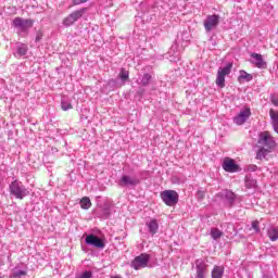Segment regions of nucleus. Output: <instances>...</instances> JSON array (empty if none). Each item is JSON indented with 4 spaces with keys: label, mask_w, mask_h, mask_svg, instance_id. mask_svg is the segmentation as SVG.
Listing matches in <instances>:
<instances>
[{
    "label": "nucleus",
    "mask_w": 278,
    "mask_h": 278,
    "mask_svg": "<svg viewBox=\"0 0 278 278\" xmlns=\"http://www.w3.org/2000/svg\"><path fill=\"white\" fill-rule=\"evenodd\" d=\"M9 192L14 199L23 201L25 197H29V189L23 184V181L15 179L9 185Z\"/></svg>",
    "instance_id": "nucleus-1"
},
{
    "label": "nucleus",
    "mask_w": 278,
    "mask_h": 278,
    "mask_svg": "<svg viewBox=\"0 0 278 278\" xmlns=\"http://www.w3.org/2000/svg\"><path fill=\"white\" fill-rule=\"evenodd\" d=\"M163 203L168 207H175L179 203V193L175 190H164L160 194Z\"/></svg>",
    "instance_id": "nucleus-2"
},
{
    "label": "nucleus",
    "mask_w": 278,
    "mask_h": 278,
    "mask_svg": "<svg viewBox=\"0 0 278 278\" xmlns=\"http://www.w3.org/2000/svg\"><path fill=\"white\" fill-rule=\"evenodd\" d=\"M257 144L265 149L273 150L277 147V141H275V137L270 135L268 131H263L258 135Z\"/></svg>",
    "instance_id": "nucleus-3"
},
{
    "label": "nucleus",
    "mask_w": 278,
    "mask_h": 278,
    "mask_svg": "<svg viewBox=\"0 0 278 278\" xmlns=\"http://www.w3.org/2000/svg\"><path fill=\"white\" fill-rule=\"evenodd\" d=\"M86 12H88V8H81L72 12L63 20V25L65 27H71V25H75V23H77V21H79V18H81L84 14H86Z\"/></svg>",
    "instance_id": "nucleus-4"
},
{
    "label": "nucleus",
    "mask_w": 278,
    "mask_h": 278,
    "mask_svg": "<svg viewBox=\"0 0 278 278\" xmlns=\"http://www.w3.org/2000/svg\"><path fill=\"white\" fill-rule=\"evenodd\" d=\"M12 25L15 29H18L23 34L27 33L28 29L34 27V20H25L23 17H15L12 22Z\"/></svg>",
    "instance_id": "nucleus-5"
},
{
    "label": "nucleus",
    "mask_w": 278,
    "mask_h": 278,
    "mask_svg": "<svg viewBox=\"0 0 278 278\" xmlns=\"http://www.w3.org/2000/svg\"><path fill=\"white\" fill-rule=\"evenodd\" d=\"M150 260H151V256L149 254L142 253L139 256H136L131 261L130 266L134 268V270H140L149 266Z\"/></svg>",
    "instance_id": "nucleus-6"
},
{
    "label": "nucleus",
    "mask_w": 278,
    "mask_h": 278,
    "mask_svg": "<svg viewBox=\"0 0 278 278\" xmlns=\"http://www.w3.org/2000/svg\"><path fill=\"white\" fill-rule=\"evenodd\" d=\"M203 25L206 34H210V31H214V29H216V27L220 25V15H207L203 22Z\"/></svg>",
    "instance_id": "nucleus-7"
},
{
    "label": "nucleus",
    "mask_w": 278,
    "mask_h": 278,
    "mask_svg": "<svg viewBox=\"0 0 278 278\" xmlns=\"http://www.w3.org/2000/svg\"><path fill=\"white\" fill-rule=\"evenodd\" d=\"M231 68H233V64L228 63L225 67H219L217 71V77L215 80L216 86L218 88H225V76L231 73Z\"/></svg>",
    "instance_id": "nucleus-8"
},
{
    "label": "nucleus",
    "mask_w": 278,
    "mask_h": 278,
    "mask_svg": "<svg viewBox=\"0 0 278 278\" xmlns=\"http://www.w3.org/2000/svg\"><path fill=\"white\" fill-rule=\"evenodd\" d=\"M121 188H136L140 186V178L138 176L123 175L118 181Z\"/></svg>",
    "instance_id": "nucleus-9"
},
{
    "label": "nucleus",
    "mask_w": 278,
    "mask_h": 278,
    "mask_svg": "<svg viewBox=\"0 0 278 278\" xmlns=\"http://www.w3.org/2000/svg\"><path fill=\"white\" fill-rule=\"evenodd\" d=\"M194 268H195V278H205L210 273L207 270V268H210V265H207V263L203 258L195 260Z\"/></svg>",
    "instance_id": "nucleus-10"
},
{
    "label": "nucleus",
    "mask_w": 278,
    "mask_h": 278,
    "mask_svg": "<svg viewBox=\"0 0 278 278\" xmlns=\"http://www.w3.org/2000/svg\"><path fill=\"white\" fill-rule=\"evenodd\" d=\"M86 244L89 247H94L96 249H105V242L103 239L90 233L85 239Z\"/></svg>",
    "instance_id": "nucleus-11"
},
{
    "label": "nucleus",
    "mask_w": 278,
    "mask_h": 278,
    "mask_svg": "<svg viewBox=\"0 0 278 278\" xmlns=\"http://www.w3.org/2000/svg\"><path fill=\"white\" fill-rule=\"evenodd\" d=\"M251 117V109H242L237 116L233 117L235 125H244L247 121Z\"/></svg>",
    "instance_id": "nucleus-12"
},
{
    "label": "nucleus",
    "mask_w": 278,
    "mask_h": 278,
    "mask_svg": "<svg viewBox=\"0 0 278 278\" xmlns=\"http://www.w3.org/2000/svg\"><path fill=\"white\" fill-rule=\"evenodd\" d=\"M151 81H153V72H147V70H143V74L139 75L137 79L138 86H142L143 88L150 86Z\"/></svg>",
    "instance_id": "nucleus-13"
},
{
    "label": "nucleus",
    "mask_w": 278,
    "mask_h": 278,
    "mask_svg": "<svg viewBox=\"0 0 278 278\" xmlns=\"http://www.w3.org/2000/svg\"><path fill=\"white\" fill-rule=\"evenodd\" d=\"M218 197L225 201L228 207H232L233 203H236V193H233L231 190H224L218 194Z\"/></svg>",
    "instance_id": "nucleus-14"
},
{
    "label": "nucleus",
    "mask_w": 278,
    "mask_h": 278,
    "mask_svg": "<svg viewBox=\"0 0 278 278\" xmlns=\"http://www.w3.org/2000/svg\"><path fill=\"white\" fill-rule=\"evenodd\" d=\"M223 168L226 173H238L239 166L236 164V161L231 159H225L223 162Z\"/></svg>",
    "instance_id": "nucleus-15"
},
{
    "label": "nucleus",
    "mask_w": 278,
    "mask_h": 278,
    "mask_svg": "<svg viewBox=\"0 0 278 278\" xmlns=\"http://www.w3.org/2000/svg\"><path fill=\"white\" fill-rule=\"evenodd\" d=\"M251 64H254L256 68H266V63L264 62V58L260 53L253 52L251 54Z\"/></svg>",
    "instance_id": "nucleus-16"
},
{
    "label": "nucleus",
    "mask_w": 278,
    "mask_h": 278,
    "mask_svg": "<svg viewBox=\"0 0 278 278\" xmlns=\"http://www.w3.org/2000/svg\"><path fill=\"white\" fill-rule=\"evenodd\" d=\"M146 227H148V231L151 236H155L160 229V225L156 219H150L146 223Z\"/></svg>",
    "instance_id": "nucleus-17"
},
{
    "label": "nucleus",
    "mask_w": 278,
    "mask_h": 278,
    "mask_svg": "<svg viewBox=\"0 0 278 278\" xmlns=\"http://www.w3.org/2000/svg\"><path fill=\"white\" fill-rule=\"evenodd\" d=\"M111 215H112V206L110 204H104V206L100 210V213H99L100 218H103L105 220Z\"/></svg>",
    "instance_id": "nucleus-18"
},
{
    "label": "nucleus",
    "mask_w": 278,
    "mask_h": 278,
    "mask_svg": "<svg viewBox=\"0 0 278 278\" xmlns=\"http://www.w3.org/2000/svg\"><path fill=\"white\" fill-rule=\"evenodd\" d=\"M223 275H225V267L215 265L211 273V277L212 278H223Z\"/></svg>",
    "instance_id": "nucleus-19"
},
{
    "label": "nucleus",
    "mask_w": 278,
    "mask_h": 278,
    "mask_svg": "<svg viewBox=\"0 0 278 278\" xmlns=\"http://www.w3.org/2000/svg\"><path fill=\"white\" fill-rule=\"evenodd\" d=\"M25 277H27V271L18 268L13 269L9 276V278H25Z\"/></svg>",
    "instance_id": "nucleus-20"
},
{
    "label": "nucleus",
    "mask_w": 278,
    "mask_h": 278,
    "mask_svg": "<svg viewBox=\"0 0 278 278\" xmlns=\"http://www.w3.org/2000/svg\"><path fill=\"white\" fill-rule=\"evenodd\" d=\"M270 153V149L261 147L256 152V160H264Z\"/></svg>",
    "instance_id": "nucleus-21"
},
{
    "label": "nucleus",
    "mask_w": 278,
    "mask_h": 278,
    "mask_svg": "<svg viewBox=\"0 0 278 278\" xmlns=\"http://www.w3.org/2000/svg\"><path fill=\"white\" fill-rule=\"evenodd\" d=\"M268 238L271 240V242H275L278 240V227H271L268 229Z\"/></svg>",
    "instance_id": "nucleus-22"
},
{
    "label": "nucleus",
    "mask_w": 278,
    "mask_h": 278,
    "mask_svg": "<svg viewBox=\"0 0 278 278\" xmlns=\"http://www.w3.org/2000/svg\"><path fill=\"white\" fill-rule=\"evenodd\" d=\"M238 80L239 81H253V75L247 73L245 71H240Z\"/></svg>",
    "instance_id": "nucleus-23"
},
{
    "label": "nucleus",
    "mask_w": 278,
    "mask_h": 278,
    "mask_svg": "<svg viewBox=\"0 0 278 278\" xmlns=\"http://www.w3.org/2000/svg\"><path fill=\"white\" fill-rule=\"evenodd\" d=\"M16 55L18 58H23V55H27V45L21 43L17 46Z\"/></svg>",
    "instance_id": "nucleus-24"
},
{
    "label": "nucleus",
    "mask_w": 278,
    "mask_h": 278,
    "mask_svg": "<svg viewBox=\"0 0 278 278\" xmlns=\"http://www.w3.org/2000/svg\"><path fill=\"white\" fill-rule=\"evenodd\" d=\"M61 108L64 112H68V110H73V104L71 103V101H68V99L63 98L61 100Z\"/></svg>",
    "instance_id": "nucleus-25"
},
{
    "label": "nucleus",
    "mask_w": 278,
    "mask_h": 278,
    "mask_svg": "<svg viewBox=\"0 0 278 278\" xmlns=\"http://www.w3.org/2000/svg\"><path fill=\"white\" fill-rule=\"evenodd\" d=\"M91 206H92V202L90 201V198L85 197L80 200V207L83 210H90Z\"/></svg>",
    "instance_id": "nucleus-26"
},
{
    "label": "nucleus",
    "mask_w": 278,
    "mask_h": 278,
    "mask_svg": "<svg viewBox=\"0 0 278 278\" xmlns=\"http://www.w3.org/2000/svg\"><path fill=\"white\" fill-rule=\"evenodd\" d=\"M257 186V180L251 178V176H245V188L252 189Z\"/></svg>",
    "instance_id": "nucleus-27"
},
{
    "label": "nucleus",
    "mask_w": 278,
    "mask_h": 278,
    "mask_svg": "<svg viewBox=\"0 0 278 278\" xmlns=\"http://www.w3.org/2000/svg\"><path fill=\"white\" fill-rule=\"evenodd\" d=\"M211 237L213 238V240H218L223 237V231H220L218 228H212Z\"/></svg>",
    "instance_id": "nucleus-28"
},
{
    "label": "nucleus",
    "mask_w": 278,
    "mask_h": 278,
    "mask_svg": "<svg viewBox=\"0 0 278 278\" xmlns=\"http://www.w3.org/2000/svg\"><path fill=\"white\" fill-rule=\"evenodd\" d=\"M118 76L122 81H127L129 79V71L122 68Z\"/></svg>",
    "instance_id": "nucleus-29"
},
{
    "label": "nucleus",
    "mask_w": 278,
    "mask_h": 278,
    "mask_svg": "<svg viewBox=\"0 0 278 278\" xmlns=\"http://www.w3.org/2000/svg\"><path fill=\"white\" fill-rule=\"evenodd\" d=\"M269 116L271 118V125H275L278 123V111L269 110Z\"/></svg>",
    "instance_id": "nucleus-30"
},
{
    "label": "nucleus",
    "mask_w": 278,
    "mask_h": 278,
    "mask_svg": "<svg viewBox=\"0 0 278 278\" xmlns=\"http://www.w3.org/2000/svg\"><path fill=\"white\" fill-rule=\"evenodd\" d=\"M197 199H198V201H203V199H205V191H203V190H198V192H197Z\"/></svg>",
    "instance_id": "nucleus-31"
},
{
    "label": "nucleus",
    "mask_w": 278,
    "mask_h": 278,
    "mask_svg": "<svg viewBox=\"0 0 278 278\" xmlns=\"http://www.w3.org/2000/svg\"><path fill=\"white\" fill-rule=\"evenodd\" d=\"M252 229H254L256 233H260V222L257 220L252 222Z\"/></svg>",
    "instance_id": "nucleus-32"
},
{
    "label": "nucleus",
    "mask_w": 278,
    "mask_h": 278,
    "mask_svg": "<svg viewBox=\"0 0 278 278\" xmlns=\"http://www.w3.org/2000/svg\"><path fill=\"white\" fill-rule=\"evenodd\" d=\"M257 168H258L257 165H253V164L248 166L249 173H255Z\"/></svg>",
    "instance_id": "nucleus-33"
},
{
    "label": "nucleus",
    "mask_w": 278,
    "mask_h": 278,
    "mask_svg": "<svg viewBox=\"0 0 278 278\" xmlns=\"http://www.w3.org/2000/svg\"><path fill=\"white\" fill-rule=\"evenodd\" d=\"M270 100H271L273 105H275L277 108L278 106V98L275 96H271Z\"/></svg>",
    "instance_id": "nucleus-34"
},
{
    "label": "nucleus",
    "mask_w": 278,
    "mask_h": 278,
    "mask_svg": "<svg viewBox=\"0 0 278 278\" xmlns=\"http://www.w3.org/2000/svg\"><path fill=\"white\" fill-rule=\"evenodd\" d=\"M88 0H74V5H81V3H86Z\"/></svg>",
    "instance_id": "nucleus-35"
},
{
    "label": "nucleus",
    "mask_w": 278,
    "mask_h": 278,
    "mask_svg": "<svg viewBox=\"0 0 278 278\" xmlns=\"http://www.w3.org/2000/svg\"><path fill=\"white\" fill-rule=\"evenodd\" d=\"M40 40H42V34H37L35 42H40Z\"/></svg>",
    "instance_id": "nucleus-36"
},
{
    "label": "nucleus",
    "mask_w": 278,
    "mask_h": 278,
    "mask_svg": "<svg viewBox=\"0 0 278 278\" xmlns=\"http://www.w3.org/2000/svg\"><path fill=\"white\" fill-rule=\"evenodd\" d=\"M271 125H273L274 131H276V134H278V123L271 124Z\"/></svg>",
    "instance_id": "nucleus-37"
},
{
    "label": "nucleus",
    "mask_w": 278,
    "mask_h": 278,
    "mask_svg": "<svg viewBox=\"0 0 278 278\" xmlns=\"http://www.w3.org/2000/svg\"><path fill=\"white\" fill-rule=\"evenodd\" d=\"M138 93L139 94H144V90L142 89V90L138 91Z\"/></svg>",
    "instance_id": "nucleus-38"
}]
</instances>
